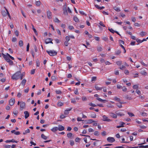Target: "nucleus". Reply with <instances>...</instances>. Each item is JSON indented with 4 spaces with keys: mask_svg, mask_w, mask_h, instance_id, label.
<instances>
[{
    "mask_svg": "<svg viewBox=\"0 0 148 148\" xmlns=\"http://www.w3.org/2000/svg\"><path fill=\"white\" fill-rule=\"evenodd\" d=\"M115 74L116 75H117L119 74V71L115 69Z\"/></svg>",
    "mask_w": 148,
    "mask_h": 148,
    "instance_id": "nucleus-44",
    "label": "nucleus"
},
{
    "mask_svg": "<svg viewBox=\"0 0 148 148\" xmlns=\"http://www.w3.org/2000/svg\"><path fill=\"white\" fill-rule=\"evenodd\" d=\"M99 134V132L97 131H95L94 132V135L95 136H98Z\"/></svg>",
    "mask_w": 148,
    "mask_h": 148,
    "instance_id": "nucleus-39",
    "label": "nucleus"
},
{
    "mask_svg": "<svg viewBox=\"0 0 148 148\" xmlns=\"http://www.w3.org/2000/svg\"><path fill=\"white\" fill-rule=\"evenodd\" d=\"M140 73L144 75H147V73L144 70H142L140 71Z\"/></svg>",
    "mask_w": 148,
    "mask_h": 148,
    "instance_id": "nucleus-11",
    "label": "nucleus"
},
{
    "mask_svg": "<svg viewBox=\"0 0 148 148\" xmlns=\"http://www.w3.org/2000/svg\"><path fill=\"white\" fill-rule=\"evenodd\" d=\"M114 9L115 11H116L117 12H119L121 11L120 9L119 8L117 7L116 6L114 7Z\"/></svg>",
    "mask_w": 148,
    "mask_h": 148,
    "instance_id": "nucleus-17",
    "label": "nucleus"
},
{
    "mask_svg": "<svg viewBox=\"0 0 148 148\" xmlns=\"http://www.w3.org/2000/svg\"><path fill=\"white\" fill-rule=\"evenodd\" d=\"M147 34V33L146 32H142L140 33V35L142 37H143L146 35Z\"/></svg>",
    "mask_w": 148,
    "mask_h": 148,
    "instance_id": "nucleus-19",
    "label": "nucleus"
},
{
    "mask_svg": "<svg viewBox=\"0 0 148 148\" xmlns=\"http://www.w3.org/2000/svg\"><path fill=\"white\" fill-rule=\"evenodd\" d=\"M110 115L114 118H116L117 117V115L113 113H110Z\"/></svg>",
    "mask_w": 148,
    "mask_h": 148,
    "instance_id": "nucleus-15",
    "label": "nucleus"
},
{
    "mask_svg": "<svg viewBox=\"0 0 148 148\" xmlns=\"http://www.w3.org/2000/svg\"><path fill=\"white\" fill-rule=\"evenodd\" d=\"M46 52L48 53L49 55L51 56H56L57 52L54 50L46 51Z\"/></svg>",
    "mask_w": 148,
    "mask_h": 148,
    "instance_id": "nucleus-2",
    "label": "nucleus"
},
{
    "mask_svg": "<svg viewBox=\"0 0 148 148\" xmlns=\"http://www.w3.org/2000/svg\"><path fill=\"white\" fill-rule=\"evenodd\" d=\"M15 34L17 36H18L19 35V32L17 30H16L15 31Z\"/></svg>",
    "mask_w": 148,
    "mask_h": 148,
    "instance_id": "nucleus-49",
    "label": "nucleus"
},
{
    "mask_svg": "<svg viewBox=\"0 0 148 148\" xmlns=\"http://www.w3.org/2000/svg\"><path fill=\"white\" fill-rule=\"evenodd\" d=\"M15 99L14 98H11L10 100L9 104L11 106H13L15 103Z\"/></svg>",
    "mask_w": 148,
    "mask_h": 148,
    "instance_id": "nucleus-5",
    "label": "nucleus"
},
{
    "mask_svg": "<svg viewBox=\"0 0 148 148\" xmlns=\"http://www.w3.org/2000/svg\"><path fill=\"white\" fill-rule=\"evenodd\" d=\"M124 73L125 74L127 75L129 74V72L128 70H125L124 71Z\"/></svg>",
    "mask_w": 148,
    "mask_h": 148,
    "instance_id": "nucleus-64",
    "label": "nucleus"
},
{
    "mask_svg": "<svg viewBox=\"0 0 148 148\" xmlns=\"http://www.w3.org/2000/svg\"><path fill=\"white\" fill-rule=\"evenodd\" d=\"M36 66L37 67L39 66L40 65V62L39 60L38 59H37L36 62Z\"/></svg>",
    "mask_w": 148,
    "mask_h": 148,
    "instance_id": "nucleus-20",
    "label": "nucleus"
},
{
    "mask_svg": "<svg viewBox=\"0 0 148 148\" xmlns=\"http://www.w3.org/2000/svg\"><path fill=\"white\" fill-rule=\"evenodd\" d=\"M89 105L91 106H92V107H96L97 106L92 103H90L89 104Z\"/></svg>",
    "mask_w": 148,
    "mask_h": 148,
    "instance_id": "nucleus-46",
    "label": "nucleus"
},
{
    "mask_svg": "<svg viewBox=\"0 0 148 148\" xmlns=\"http://www.w3.org/2000/svg\"><path fill=\"white\" fill-rule=\"evenodd\" d=\"M122 89L123 91L124 92H126L127 90V89L125 86L123 87Z\"/></svg>",
    "mask_w": 148,
    "mask_h": 148,
    "instance_id": "nucleus-45",
    "label": "nucleus"
},
{
    "mask_svg": "<svg viewBox=\"0 0 148 148\" xmlns=\"http://www.w3.org/2000/svg\"><path fill=\"white\" fill-rule=\"evenodd\" d=\"M121 53V51L120 50H118L115 52V54L117 55H119Z\"/></svg>",
    "mask_w": 148,
    "mask_h": 148,
    "instance_id": "nucleus-33",
    "label": "nucleus"
},
{
    "mask_svg": "<svg viewBox=\"0 0 148 148\" xmlns=\"http://www.w3.org/2000/svg\"><path fill=\"white\" fill-rule=\"evenodd\" d=\"M66 117L63 114H62L60 115V118L61 119H63L65 118Z\"/></svg>",
    "mask_w": 148,
    "mask_h": 148,
    "instance_id": "nucleus-59",
    "label": "nucleus"
},
{
    "mask_svg": "<svg viewBox=\"0 0 148 148\" xmlns=\"http://www.w3.org/2000/svg\"><path fill=\"white\" fill-rule=\"evenodd\" d=\"M114 100H116L118 102H120L121 99L120 98H118L117 97H115L114 98Z\"/></svg>",
    "mask_w": 148,
    "mask_h": 148,
    "instance_id": "nucleus-37",
    "label": "nucleus"
},
{
    "mask_svg": "<svg viewBox=\"0 0 148 148\" xmlns=\"http://www.w3.org/2000/svg\"><path fill=\"white\" fill-rule=\"evenodd\" d=\"M95 121H93L92 119H89L88 120V121L87 122V123H91L92 122H95Z\"/></svg>",
    "mask_w": 148,
    "mask_h": 148,
    "instance_id": "nucleus-30",
    "label": "nucleus"
},
{
    "mask_svg": "<svg viewBox=\"0 0 148 148\" xmlns=\"http://www.w3.org/2000/svg\"><path fill=\"white\" fill-rule=\"evenodd\" d=\"M40 4V1H36V4L37 6H39Z\"/></svg>",
    "mask_w": 148,
    "mask_h": 148,
    "instance_id": "nucleus-40",
    "label": "nucleus"
},
{
    "mask_svg": "<svg viewBox=\"0 0 148 148\" xmlns=\"http://www.w3.org/2000/svg\"><path fill=\"white\" fill-rule=\"evenodd\" d=\"M103 121H107L108 122H110L111 120L108 119V117L106 115H103Z\"/></svg>",
    "mask_w": 148,
    "mask_h": 148,
    "instance_id": "nucleus-3",
    "label": "nucleus"
},
{
    "mask_svg": "<svg viewBox=\"0 0 148 148\" xmlns=\"http://www.w3.org/2000/svg\"><path fill=\"white\" fill-rule=\"evenodd\" d=\"M139 86L138 85H134L133 86V88L134 89H137L138 88Z\"/></svg>",
    "mask_w": 148,
    "mask_h": 148,
    "instance_id": "nucleus-38",
    "label": "nucleus"
},
{
    "mask_svg": "<svg viewBox=\"0 0 148 148\" xmlns=\"http://www.w3.org/2000/svg\"><path fill=\"white\" fill-rule=\"evenodd\" d=\"M107 141L110 143H112L115 140L114 138L112 137H109L107 138Z\"/></svg>",
    "mask_w": 148,
    "mask_h": 148,
    "instance_id": "nucleus-6",
    "label": "nucleus"
},
{
    "mask_svg": "<svg viewBox=\"0 0 148 148\" xmlns=\"http://www.w3.org/2000/svg\"><path fill=\"white\" fill-rule=\"evenodd\" d=\"M29 43H28L27 45V46L26 51H29Z\"/></svg>",
    "mask_w": 148,
    "mask_h": 148,
    "instance_id": "nucleus-48",
    "label": "nucleus"
},
{
    "mask_svg": "<svg viewBox=\"0 0 148 148\" xmlns=\"http://www.w3.org/2000/svg\"><path fill=\"white\" fill-rule=\"evenodd\" d=\"M25 104L24 102H21L20 108H22V110L25 108Z\"/></svg>",
    "mask_w": 148,
    "mask_h": 148,
    "instance_id": "nucleus-8",
    "label": "nucleus"
},
{
    "mask_svg": "<svg viewBox=\"0 0 148 148\" xmlns=\"http://www.w3.org/2000/svg\"><path fill=\"white\" fill-rule=\"evenodd\" d=\"M70 145L71 146H73L74 145V142L73 140H70Z\"/></svg>",
    "mask_w": 148,
    "mask_h": 148,
    "instance_id": "nucleus-63",
    "label": "nucleus"
},
{
    "mask_svg": "<svg viewBox=\"0 0 148 148\" xmlns=\"http://www.w3.org/2000/svg\"><path fill=\"white\" fill-rule=\"evenodd\" d=\"M90 116L92 118H95L96 117V115L94 112H92L90 115Z\"/></svg>",
    "mask_w": 148,
    "mask_h": 148,
    "instance_id": "nucleus-14",
    "label": "nucleus"
},
{
    "mask_svg": "<svg viewBox=\"0 0 148 148\" xmlns=\"http://www.w3.org/2000/svg\"><path fill=\"white\" fill-rule=\"evenodd\" d=\"M74 93L76 95H78L79 94V93L78 92V89H76L75 90V91Z\"/></svg>",
    "mask_w": 148,
    "mask_h": 148,
    "instance_id": "nucleus-61",
    "label": "nucleus"
},
{
    "mask_svg": "<svg viewBox=\"0 0 148 148\" xmlns=\"http://www.w3.org/2000/svg\"><path fill=\"white\" fill-rule=\"evenodd\" d=\"M41 137L45 139V140H46L47 139V136H45L44 134H41Z\"/></svg>",
    "mask_w": 148,
    "mask_h": 148,
    "instance_id": "nucleus-22",
    "label": "nucleus"
},
{
    "mask_svg": "<svg viewBox=\"0 0 148 148\" xmlns=\"http://www.w3.org/2000/svg\"><path fill=\"white\" fill-rule=\"evenodd\" d=\"M53 39L51 38H48L46 39L45 41V42L46 44H48L49 43H51L53 44V43L52 42Z\"/></svg>",
    "mask_w": 148,
    "mask_h": 148,
    "instance_id": "nucleus-4",
    "label": "nucleus"
},
{
    "mask_svg": "<svg viewBox=\"0 0 148 148\" xmlns=\"http://www.w3.org/2000/svg\"><path fill=\"white\" fill-rule=\"evenodd\" d=\"M95 6L96 8L99 10H101L104 8V7L102 6V7H100L97 5H95Z\"/></svg>",
    "mask_w": 148,
    "mask_h": 148,
    "instance_id": "nucleus-16",
    "label": "nucleus"
},
{
    "mask_svg": "<svg viewBox=\"0 0 148 148\" xmlns=\"http://www.w3.org/2000/svg\"><path fill=\"white\" fill-rule=\"evenodd\" d=\"M51 79L52 81H54L56 80V78L55 76H52L51 77Z\"/></svg>",
    "mask_w": 148,
    "mask_h": 148,
    "instance_id": "nucleus-29",
    "label": "nucleus"
},
{
    "mask_svg": "<svg viewBox=\"0 0 148 148\" xmlns=\"http://www.w3.org/2000/svg\"><path fill=\"white\" fill-rule=\"evenodd\" d=\"M56 92L58 94H61L62 93L61 91L59 90H56Z\"/></svg>",
    "mask_w": 148,
    "mask_h": 148,
    "instance_id": "nucleus-36",
    "label": "nucleus"
},
{
    "mask_svg": "<svg viewBox=\"0 0 148 148\" xmlns=\"http://www.w3.org/2000/svg\"><path fill=\"white\" fill-rule=\"evenodd\" d=\"M95 88L97 90H100L102 89V88L99 87L97 85L95 86Z\"/></svg>",
    "mask_w": 148,
    "mask_h": 148,
    "instance_id": "nucleus-25",
    "label": "nucleus"
},
{
    "mask_svg": "<svg viewBox=\"0 0 148 148\" xmlns=\"http://www.w3.org/2000/svg\"><path fill=\"white\" fill-rule=\"evenodd\" d=\"M58 130V127H54L51 130V131L54 132H55Z\"/></svg>",
    "mask_w": 148,
    "mask_h": 148,
    "instance_id": "nucleus-13",
    "label": "nucleus"
},
{
    "mask_svg": "<svg viewBox=\"0 0 148 148\" xmlns=\"http://www.w3.org/2000/svg\"><path fill=\"white\" fill-rule=\"evenodd\" d=\"M9 64L10 65H12L13 64V62L11 60H10L9 62Z\"/></svg>",
    "mask_w": 148,
    "mask_h": 148,
    "instance_id": "nucleus-58",
    "label": "nucleus"
},
{
    "mask_svg": "<svg viewBox=\"0 0 148 148\" xmlns=\"http://www.w3.org/2000/svg\"><path fill=\"white\" fill-rule=\"evenodd\" d=\"M72 134L71 133H70L67 134V136L69 138H70L72 137Z\"/></svg>",
    "mask_w": 148,
    "mask_h": 148,
    "instance_id": "nucleus-31",
    "label": "nucleus"
},
{
    "mask_svg": "<svg viewBox=\"0 0 148 148\" xmlns=\"http://www.w3.org/2000/svg\"><path fill=\"white\" fill-rule=\"evenodd\" d=\"M23 42L22 40H20L19 42V45L21 47H22L23 45Z\"/></svg>",
    "mask_w": 148,
    "mask_h": 148,
    "instance_id": "nucleus-32",
    "label": "nucleus"
},
{
    "mask_svg": "<svg viewBox=\"0 0 148 148\" xmlns=\"http://www.w3.org/2000/svg\"><path fill=\"white\" fill-rule=\"evenodd\" d=\"M17 40V39L15 37H13L12 38V41L13 42H15Z\"/></svg>",
    "mask_w": 148,
    "mask_h": 148,
    "instance_id": "nucleus-54",
    "label": "nucleus"
},
{
    "mask_svg": "<svg viewBox=\"0 0 148 148\" xmlns=\"http://www.w3.org/2000/svg\"><path fill=\"white\" fill-rule=\"evenodd\" d=\"M122 103L121 102H119V103H117L116 104L117 106L119 107V108H121L122 107Z\"/></svg>",
    "mask_w": 148,
    "mask_h": 148,
    "instance_id": "nucleus-27",
    "label": "nucleus"
},
{
    "mask_svg": "<svg viewBox=\"0 0 148 148\" xmlns=\"http://www.w3.org/2000/svg\"><path fill=\"white\" fill-rule=\"evenodd\" d=\"M2 14L4 16H5L6 15V12L5 11H2Z\"/></svg>",
    "mask_w": 148,
    "mask_h": 148,
    "instance_id": "nucleus-53",
    "label": "nucleus"
},
{
    "mask_svg": "<svg viewBox=\"0 0 148 148\" xmlns=\"http://www.w3.org/2000/svg\"><path fill=\"white\" fill-rule=\"evenodd\" d=\"M25 114V119L27 118L29 116V113L27 111H25L24 112Z\"/></svg>",
    "mask_w": 148,
    "mask_h": 148,
    "instance_id": "nucleus-10",
    "label": "nucleus"
},
{
    "mask_svg": "<svg viewBox=\"0 0 148 148\" xmlns=\"http://www.w3.org/2000/svg\"><path fill=\"white\" fill-rule=\"evenodd\" d=\"M21 75V71H17L12 75V78L13 80H16L20 78Z\"/></svg>",
    "mask_w": 148,
    "mask_h": 148,
    "instance_id": "nucleus-1",
    "label": "nucleus"
},
{
    "mask_svg": "<svg viewBox=\"0 0 148 148\" xmlns=\"http://www.w3.org/2000/svg\"><path fill=\"white\" fill-rule=\"evenodd\" d=\"M2 55L3 56V57L5 59L6 61L8 59V58H9V57H8L6 55H5L3 53H2Z\"/></svg>",
    "mask_w": 148,
    "mask_h": 148,
    "instance_id": "nucleus-18",
    "label": "nucleus"
},
{
    "mask_svg": "<svg viewBox=\"0 0 148 148\" xmlns=\"http://www.w3.org/2000/svg\"><path fill=\"white\" fill-rule=\"evenodd\" d=\"M54 21L56 23H60V21L57 18H55Z\"/></svg>",
    "mask_w": 148,
    "mask_h": 148,
    "instance_id": "nucleus-24",
    "label": "nucleus"
},
{
    "mask_svg": "<svg viewBox=\"0 0 148 148\" xmlns=\"http://www.w3.org/2000/svg\"><path fill=\"white\" fill-rule=\"evenodd\" d=\"M73 19L76 22H79V19L77 17L74 16L73 18Z\"/></svg>",
    "mask_w": 148,
    "mask_h": 148,
    "instance_id": "nucleus-21",
    "label": "nucleus"
},
{
    "mask_svg": "<svg viewBox=\"0 0 148 148\" xmlns=\"http://www.w3.org/2000/svg\"><path fill=\"white\" fill-rule=\"evenodd\" d=\"M102 49V48L101 47H99L97 48V50L99 51H101Z\"/></svg>",
    "mask_w": 148,
    "mask_h": 148,
    "instance_id": "nucleus-52",
    "label": "nucleus"
},
{
    "mask_svg": "<svg viewBox=\"0 0 148 148\" xmlns=\"http://www.w3.org/2000/svg\"><path fill=\"white\" fill-rule=\"evenodd\" d=\"M63 104L62 103L59 102L58 103H57V105L58 106L60 107L63 106Z\"/></svg>",
    "mask_w": 148,
    "mask_h": 148,
    "instance_id": "nucleus-34",
    "label": "nucleus"
},
{
    "mask_svg": "<svg viewBox=\"0 0 148 148\" xmlns=\"http://www.w3.org/2000/svg\"><path fill=\"white\" fill-rule=\"evenodd\" d=\"M58 127V130L60 131L63 130L64 129V126L61 125H59Z\"/></svg>",
    "mask_w": 148,
    "mask_h": 148,
    "instance_id": "nucleus-9",
    "label": "nucleus"
},
{
    "mask_svg": "<svg viewBox=\"0 0 148 148\" xmlns=\"http://www.w3.org/2000/svg\"><path fill=\"white\" fill-rule=\"evenodd\" d=\"M127 113L129 114V116H134V114L132 113L128 112Z\"/></svg>",
    "mask_w": 148,
    "mask_h": 148,
    "instance_id": "nucleus-43",
    "label": "nucleus"
},
{
    "mask_svg": "<svg viewBox=\"0 0 148 148\" xmlns=\"http://www.w3.org/2000/svg\"><path fill=\"white\" fill-rule=\"evenodd\" d=\"M119 43L120 44H122L123 45L124 44V42L121 40H119Z\"/></svg>",
    "mask_w": 148,
    "mask_h": 148,
    "instance_id": "nucleus-60",
    "label": "nucleus"
},
{
    "mask_svg": "<svg viewBox=\"0 0 148 148\" xmlns=\"http://www.w3.org/2000/svg\"><path fill=\"white\" fill-rule=\"evenodd\" d=\"M14 134L16 135H18L20 134V133L19 132L17 131L15 132L14 133Z\"/></svg>",
    "mask_w": 148,
    "mask_h": 148,
    "instance_id": "nucleus-56",
    "label": "nucleus"
},
{
    "mask_svg": "<svg viewBox=\"0 0 148 148\" xmlns=\"http://www.w3.org/2000/svg\"><path fill=\"white\" fill-rule=\"evenodd\" d=\"M26 80L25 79H24L22 80L21 83V84L23 86H24L25 85V84L26 83Z\"/></svg>",
    "mask_w": 148,
    "mask_h": 148,
    "instance_id": "nucleus-12",
    "label": "nucleus"
},
{
    "mask_svg": "<svg viewBox=\"0 0 148 148\" xmlns=\"http://www.w3.org/2000/svg\"><path fill=\"white\" fill-rule=\"evenodd\" d=\"M139 148H147L148 147V145L146 146L144 145H140L139 146H138Z\"/></svg>",
    "mask_w": 148,
    "mask_h": 148,
    "instance_id": "nucleus-35",
    "label": "nucleus"
},
{
    "mask_svg": "<svg viewBox=\"0 0 148 148\" xmlns=\"http://www.w3.org/2000/svg\"><path fill=\"white\" fill-rule=\"evenodd\" d=\"M32 27L33 29V31H34L35 34L36 35H37L38 33H37L36 31V29L35 28H34V26L33 25H32Z\"/></svg>",
    "mask_w": 148,
    "mask_h": 148,
    "instance_id": "nucleus-26",
    "label": "nucleus"
},
{
    "mask_svg": "<svg viewBox=\"0 0 148 148\" xmlns=\"http://www.w3.org/2000/svg\"><path fill=\"white\" fill-rule=\"evenodd\" d=\"M132 20L133 22H135L136 21V18L134 17H132Z\"/></svg>",
    "mask_w": 148,
    "mask_h": 148,
    "instance_id": "nucleus-62",
    "label": "nucleus"
},
{
    "mask_svg": "<svg viewBox=\"0 0 148 148\" xmlns=\"http://www.w3.org/2000/svg\"><path fill=\"white\" fill-rule=\"evenodd\" d=\"M103 39L105 41H107L108 40V38L107 37H104L103 38Z\"/></svg>",
    "mask_w": 148,
    "mask_h": 148,
    "instance_id": "nucleus-51",
    "label": "nucleus"
},
{
    "mask_svg": "<svg viewBox=\"0 0 148 148\" xmlns=\"http://www.w3.org/2000/svg\"><path fill=\"white\" fill-rule=\"evenodd\" d=\"M47 16L49 19H51L52 18V14L51 12L49 11H48L47 12Z\"/></svg>",
    "mask_w": 148,
    "mask_h": 148,
    "instance_id": "nucleus-7",
    "label": "nucleus"
},
{
    "mask_svg": "<svg viewBox=\"0 0 148 148\" xmlns=\"http://www.w3.org/2000/svg\"><path fill=\"white\" fill-rule=\"evenodd\" d=\"M71 102L72 103L74 104L76 103V102L75 99H71Z\"/></svg>",
    "mask_w": 148,
    "mask_h": 148,
    "instance_id": "nucleus-42",
    "label": "nucleus"
},
{
    "mask_svg": "<svg viewBox=\"0 0 148 148\" xmlns=\"http://www.w3.org/2000/svg\"><path fill=\"white\" fill-rule=\"evenodd\" d=\"M106 132L105 131H103L101 133V135L102 136H106Z\"/></svg>",
    "mask_w": 148,
    "mask_h": 148,
    "instance_id": "nucleus-50",
    "label": "nucleus"
},
{
    "mask_svg": "<svg viewBox=\"0 0 148 148\" xmlns=\"http://www.w3.org/2000/svg\"><path fill=\"white\" fill-rule=\"evenodd\" d=\"M80 140V139L79 138H76L75 139V141L77 142H79Z\"/></svg>",
    "mask_w": 148,
    "mask_h": 148,
    "instance_id": "nucleus-47",
    "label": "nucleus"
},
{
    "mask_svg": "<svg viewBox=\"0 0 148 148\" xmlns=\"http://www.w3.org/2000/svg\"><path fill=\"white\" fill-rule=\"evenodd\" d=\"M66 41L68 42L70 40V37L69 36H66Z\"/></svg>",
    "mask_w": 148,
    "mask_h": 148,
    "instance_id": "nucleus-55",
    "label": "nucleus"
},
{
    "mask_svg": "<svg viewBox=\"0 0 148 148\" xmlns=\"http://www.w3.org/2000/svg\"><path fill=\"white\" fill-rule=\"evenodd\" d=\"M4 8L5 9L6 11L7 14L8 15V17L10 18L11 16L9 13L8 12V10L5 7H4Z\"/></svg>",
    "mask_w": 148,
    "mask_h": 148,
    "instance_id": "nucleus-23",
    "label": "nucleus"
},
{
    "mask_svg": "<svg viewBox=\"0 0 148 148\" xmlns=\"http://www.w3.org/2000/svg\"><path fill=\"white\" fill-rule=\"evenodd\" d=\"M108 30L111 32L112 33H114L116 31H114L113 29L112 28L111 29H108Z\"/></svg>",
    "mask_w": 148,
    "mask_h": 148,
    "instance_id": "nucleus-41",
    "label": "nucleus"
},
{
    "mask_svg": "<svg viewBox=\"0 0 148 148\" xmlns=\"http://www.w3.org/2000/svg\"><path fill=\"white\" fill-rule=\"evenodd\" d=\"M66 10V5H64L63 6V10L64 11Z\"/></svg>",
    "mask_w": 148,
    "mask_h": 148,
    "instance_id": "nucleus-57",
    "label": "nucleus"
},
{
    "mask_svg": "<svg viewBox=\"0 0 148 148\" xmlns=\"http://www.w3.org/2000/svg\"><path fill=\"white\" fill-rule=\"evenodd\" d=\"M125 98L129 100H131L132 99L131 97L129 96L128 95H126L125 97Z\"/></svg>",
    "mask_w": 148,
    "mask_h": 148,
    "instance_id": "nucleus-28",
    "label": "nucleus"
}]
</instances>
